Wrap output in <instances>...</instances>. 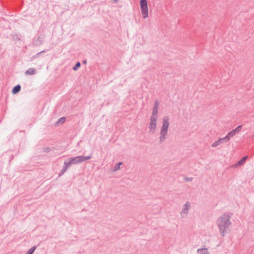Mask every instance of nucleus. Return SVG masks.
<instances>
[{
    "mask_svg": "<svg viewBox=\"0 0 254 254\" xmlns=\"http://www.w3.org/2000/svg\"><path fill=\"white\" fill-rule=\"evenodd\" d=\"M190 207V204L189 202H187L183 206V210L182 213L187 214L188 212L189 209Z\"/></svg>",
    "mask_w": 254,
    "mask_h": 254,
    "instance_id": "nucleus-7",
    "label": "nucleus"
},
{
    "mask_svg": "<svg viewBox=\"0 0 254 254\" xmlns=\"http://www.w3.org/2000/svg\"><path fill=\"white\" fill-rule=\"evenodd\" d=\"M224 139H226L225 138H224V137L219 138L216 141H215L212 143V146L213 147H216L217 146L219 145L220 144L222 143L223 140H224Z\"/></svg>",
    "mask_w": 254,
    "mask_h": 254,
    "instance_id": "nucleus-8",
    "label": "nucleus"
},
{
    "mask_svg": "<svg viewBox=\"0 0 254 254\" xmlns=\"http://www.w3.org/2000/svg\"><path fill=\"white\" fill-rule=\"evenodd\" d=\"M198 254H208L206 249H201L198 250Z\"/></svg>",
    "mask_w": 254,
    "mask_h": 254,
    "instance_id": "nucleus-12",
    "label": "nucleus"
},
{
    "mask_svg": "<svg viewBox=\"0 0 254 254\" xmlns=\"http://www.w3.org/2000/svg\"><path fill=\"white\" fill-rule=\"evenodd\" d=\"M158 108L155 107L153 108L152 115L151 117L150 122L149 124V132L151 133H154L156 128L157 120L158 119Z\"/></svg>",
    "mask_w": 254,
    "mask_h": 254,
    "instance_id": "nucleus-2",
    "label": "nucleus"
},
{
    "mask_svg": "<svg viewBox=\"0 0 254 254\" xmlns=\"http://www.w3.org/2000/svg\"><path fill=\"white\" fill-rule=\"evenodd\" d=\"M91 156H79L70 159L69 161L65 162V165L68 167L72 164H78L90 159Z\"/></svg>",
    "mask_w": 254,
    "mask_h": 254,
    "instance_id": "nucleus-3",
    "label": "nucleus"
},
{
    "mask_svg": "<svg viewBox=\"0 0 254 254\" xmlns=\"http://www.w3.org/2000/svg\"><path fill=\"white\" fill-rule=\"evenodd\" d=\"M218 224L220 230L222 233H224L229 228L230 225L229 216L226 214L223 215L219 219Z\"/></svg>",
    "mask_w": 254,
    "mask_h": 254,
    "instance_id": "nucleus-1",
    "label": "nucleus"
},
{
    "mask_svg": "<svg viewBox=\"0 0 254 254\" xmlns=\"http://www.w3.org/2000/svg\"><path fill=\"white\" fill-rule=\"evenodd\" d=\"M169 119L168 117H165L163 119V125L161 131V140L164 139L167 133L168 128L169 127Z\"/></svg>",
    "mask_w": 254,
    "mask_h": 254,
    "instance_id": "nucleus-4",
    "label": "nucleus"
},
{
    "mask_svg": "<svg viewBox=\"0 0 254 254\" xmlns=\"http://www.w3.org/2000/svg\"><path fill=\"white\" fill-rule=\"evenodd\" d=\"M83 63H84V64H85L86 63V61H84V62H83Z\"/></svg>",
    "mask_w": 254,
    "mask_h": 254,
    "instance_id": "nucleus-17",
    "label": "nucleus"
},
{
    "mask_svg": "<svg viewBox=\"0 0 254 254\" xmlns=\"http://www.w3.org/2000/svg\"><path fill=\"white\" fill-rule=\"evenodd\" d=\"M65 119L64 118H61L59 120L58 123L63 124L65 122Z\"/></svg>",
    "mask_w": 254,
    "mask_h": 254,
    "instance_id": "nucleus-16",
    "label": "nucleus"
},
{
    "mask_svg": "<svg viewBox=\"0 0 254 254\" xmlns=\"http://www.w3.org/2000/svg\"><path fill=\"white\" fill-rule=\"evenodd\" d=\"M242 127V126H239L236 128L230 131L224 138H225L227 141L229 140L230 138L233 137L236 133H239L241 130Z\"/></svg>",
    "mask_w": 254,
    "mask_h": 254,
    "instance_id": "nucleus-6",
    "label": "nucleus"
},
{
    "mask_svg": "<svg viewBox=\"0 0 254 254\" xmlns=\"http://www.w3.org/2000/svg\"><path fill=\"white\" fill-rule=\"evenodd\" d=\"M122 164V162H119L115 166L114 171H117L120 169V166Z\"/></svg>",
    "mask_w": 254,
    "mask_h": 254,
    "instance_id": "nucleus-13",
    "label": "nucleus"
},
{
    "mask_svg": "<svg viewBox=\"0 0 254 254\" xmlns=\"http://www.w3.org/2000/svg\"><path fill=\"white\" fill-rule=\"evenodd\" d=\"M36 72V70L34 68H29L28 69L26 72H25V74H27V75H32V74H35Z\"/></svg>",
    "mask_w": 254,
    "mask_h": 254,
    "instance_id": "nucleus-10",
    "label": "nucleus"
},
{
    "mask_svg": "<svg viewBox=\"0 0 254 254\" xmlns=\"http://www.w3.org/2000/svg\"><path fill=\"white\" fill-rule=\"evenodd\" d=\"M80 63L79 62H78L75 64V66L73 67V69L74 70H76L77 69V68L80 67Z\"/></svg>",
    "mask_w": 254,
    "mask_h": 254,
    "instance_id": "nucleus-15",
    "label": "nucleus"
},
{
    "mask_svg": "<svg viewBox=\"0 0 254 254\" xmlns=\"http://www.w3.org/2000/svg\"><path fill=\"white\" fill-rule=\"evenodd\" d=\"M248 157L245 156L243 157L241 160H240L237 164L236 165V166L238 165H242L244 164V162L246 161V159H247Z\"/></svg>",
    "mask_w": 254,
    "mask_h": 254,
    "instance_id": "nucleus-11",
    "label": "nucleus"
},
{
    "mask_svg": "<svg viewBox=\"0 0 254 254\" xmlns=\"http://www.w3.org/2000/svg\"><path fill=\"white\" fill-rule=\"evenodd\" d=\"M35 247H32V248L28 250L27 254H32L34 251L35 250Z\"/></svg>",
    "mask_w": 254,
    "mask_h": 254,
    "instance_id": "nucleus-14",
    "label": "nucleus"
},
{
    "mask_svg": "<svg viewBox=\"0 0 254 254\" xmlns=\"http://www.w3.org/2000/svg\"><path fill=\"white\" fill-rule=\"evenodd\" d=\"M20 89H21V87L19 85H17L15 86L12 89V94H15L17 93L18 92H19V91L20 90Z\"/></svg>",
    "mask_w": 254,
    "mask_h": 254,
    "instance_id": "nucleus-9",
    "label": "nucleus"
},
{
    "mask_svg": "<svg viewBox=\"0 0 254 254\" xmlns=\"http://www.w3.org/2000/svg\"><path fill=\"white\" fill-rule=\"evenodd\" d=\"M140 6L143 18H147L149 13L147 0H140Z\"/></svg>",
    "mask_w": 254,
    "mask_h": 254,
    "instance_id": "nucleus-5",
    "label": "nucleus"
}]
</instances>
